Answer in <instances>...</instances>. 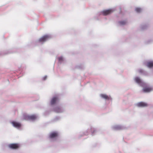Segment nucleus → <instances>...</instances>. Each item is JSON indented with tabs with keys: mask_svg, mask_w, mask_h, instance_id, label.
I'll use <instances>...</instances> for the list:
<instances>
[{
	"mask_svg": "<svg viewBox=\"0 0 153 153\" xmlns=\"http://www.w3.org/2000/svg\"><path fill=\"white\" fill-rule=\"evenodd\" d=\"M24 119L26 120H33L36 119V117L35 115H28L26 114L24 115Z\"/></svg>",
	"mask_w": 153,
	"mask_h": 153,
	"instance_id": "nucleus-1",
	"label": "nucleus"
},
{
	"mask_svg": "<svg viewBox=\"0 0 153 153\" xmlns=\"http://www.w3.org/2000/svg\"><path fill=\"white\" fill-rule=\"evenodd\" d=\"M19 145L18 143H12L9 144L8 145L9 148L14 149H18L19 147Z\"/></svg>",
	"mask_w": 153,
	"mask_h": 153,
	"instance_id": "nucleus-2",
	"label": "nucleus"
},
{
	"mask_svg": "<svg viewBox=\"0 0 153 153\" xmlns=\"http://www.w3.org/2000/svg\"><path fill=\"white\" fill-rule=\"evenodd\" d=\"M50 38L49 36L47 35H45L41 38L39 39V41L40 42H44L49 39Z\"/></svg>",
	"mask_w": 153,
	"mask_h": 153,
	"instance_id": "nucleus-3",
	"label": "nucleus"
},
{
	"mask_svg": "<svg viewBox=\"0 0 153 153\" xmlns=\"http://www.w3.org/2000/svg\"><path fill=\"white\" fill-rule=\"evenodd\" d=\"M58 101V98L56 97H53L51 100V105L55 104Z\"/></svg>",
	"mask_w": 153,
	"mask_h": 153,
	"instance_id": "nucleus-4",
	"label": "nucleus"
},
{
	"mask_svg": "<svg viewBox=\"0 0 153 153\" xmlns=\"http://www.w3.org/2000/svg\"><path fill=\"white\" fill-rule=\"evenodd\" d=\"M113 12V10L111 9L105 10L103 11L102 14L104 15H107Z\"/></svg>",
	"mask_w": 153,
	"mask_h": 153,
	"instance_id": "nucleus-5",
	"label": "nucleus"
},
{
	"mask_svg": "<svg viewBox=\"0 0 153 153\" xmlns=\"http://www.w3.org/2000/svg\"><path fill=\"white\" fill-rule=\"evenodd\" d=\"M152 90V88L151 87H146L143 89V91L144 92H149Z\"/></svg>",
	"mask_w": 153,
	"mask_h": 153,
	"instance_id": "nucleus-6",
	"label": "nucleus"
},
{
	"mask_svg": "<svg viewBox=\"0 0 153 153\" xmlns=\"http://www.w3.org/2000/svg\"><path fill=\"white\" fill-rule=\"evenodd\" d=\"M137 105L138 106L141 107H146L148 105L147 103L143 102H139L137 104Z\"/></svg>",
	"mask_w": 153,
	"mask_h": 153,
	"instance_id": "nucleus-7",
	"label": "nucleus"
},
{
	"mask_svg": "<svg viewBox=\"0 0 153 153\" xmlns=\"http://www.w3.org/2000/svg\"><path fill=\"white\" fill-rule=\"evenodd\" d=\"M58 136V134L56 132H53L51 133L49 135V137L50 138H53L57 137Z\"/></svg>",
	"mask_w": 153,
	"mask_h": 153,
	"instance_id": "nucleus-8",
	"label": "nucleus"
},
{
	"mask_svg": "<svg viewBox=\"0 0 153 153\" xmlns=\"http://www.w3.org/2000/svg\"><path fill=\"white\" fill-rule=\"evenodd\" d=\"M12 123L14 127L17 128H19L21 126V124L19 123L15 122H12Z\"/></svg>",
	"mask_w": 153,
	"mask_h": 153,
	"instance_id": "nucleus-9",
	"label": "nucleus"
},
{
	"mask_svg": "<svg viewBox=\"0 0 153 153\" xmlns=\"http://www.w3.org/2000/svg\"><path fill=\"white\" fill-rule=\"evenodd\" d=\"M101 97L105 99L109 100L110 97L108 95L105 94H101L100 95Z\"/></svg>",
	"mask_w": 153,
	"mask_h": 153,
	"instance_id": "nucleus-10",
	"label": "nucleus"
},
{
	"mask_svg": "<svg viewBox=\"0 0 153 153\" xmlns=\"http://www.w3.org/2000/svg\"><path fill=\"white\" fill-rule=\"evenodd\" d=\"M135 80L136 82L138 84H140L142 82L141 80L138 77L135 78Z\"/></svg>",
	"mask_w": 153,
	"mask_h": 153,
	"instance_id": "nucleus-11",
	"label": "nucleus"
},
{
	"mask_svg": "<svg viewBox=\"0 0 153 153\" xmlns=\"http://www.w3.org/2000/svg\"><path fill=\"white\" fill-rule=\"evenodd\" d=\"M147 66L149 68H152L153 67V62H149L147 63Z\"/></svg>",
	"mask_w": 153,
	"mask_h": 153,
	"instance_id": "nucleus-12",
	"label": "nucleus"
},
{
	"mask_svg": "<svg viewBox=\"0 0 153 153\" xmlns=\"http://www.w3.org/2000/svg\"><path fill=\"white\" fill-rule=\"evenodd\" d=\"M54 111L57 113L60 112H61V109L59 108H56L54 109Z\"/></svg>",
	"mask_w": 153,
	"mask_h": 153,
	"instance_id": "nucleus-13",
	"label": "nucleus"
},
{
	"mask_svg": "<svg viewBox=\"0 0 153 153\" xmlns=\"http://www.w3.org/2000/svg\"><path fill=\"white\" fill-rule=\"evenodd\" d=\"M135 10L137 12L140 13L141 11V9L139 8H136Z\"/></svg>",
	"mask_w": 153,
	"mask_h": 153,
	"instance_id": "nucleus-14",
	"label": "nucleus"
},
{
	"mask_svg": "<svg viewBox=\"0 0 153 153\" xmlns=\"http://www.w3.org/2000/svg\"><path fill=\"white\" fill-rule=\"evenodd\" d=\"M119 24L121 25H124L126 23V21H121L119 22Z\"/></svg>",
	"mask_w": 153,
	"mask_h": 153,
	"instance_id": "nucleus-15",
	"label": "nucleus"
},
{
	"mask_svg": "<svg viewBox=\"0 0 153 153\" xmlns=\"http://www.w3.org/2000/svg\"><path fill=\"white\" fill-rule=\"evenodd\" d=\"M58 59L59 62H61L63 60L62 57H59Z\"/></svg>",
	"mask_w": 153,
	"mask_h": 153,
	"instance_id": "nucleus-16",
	"label": "nucleus"
},
{
	"mask_svg": "<svg viewBox=\"0 0 153 153\" xmlns=\"http://www.w3.org/2000/svg\"><path fill=\"white\" fill-rule=\"evenodd\" d=\"M47 78V76H45L44 78H43V79L44 80H45Z\"/></svg>",
	"mask_w": 153,
	"mask_h": 153,
	"instance_id": "nucleus-17",
	"label": "nucleus"
},
{
	"mask_svg": "<svg viewBox=\"0 0 153 153\" xmlns=\"http://www.w3.org/2000/svg\"><path fill=\"white\" fill-rule=\"evenodd\" d=\"M140 72H141V71H140Z\"/></svg>",
	"mask_w": 153,
	"mask_h": 153,
	"instance_id": "nucleus-18",
	"label": "nucleus"
}]
</instances>
